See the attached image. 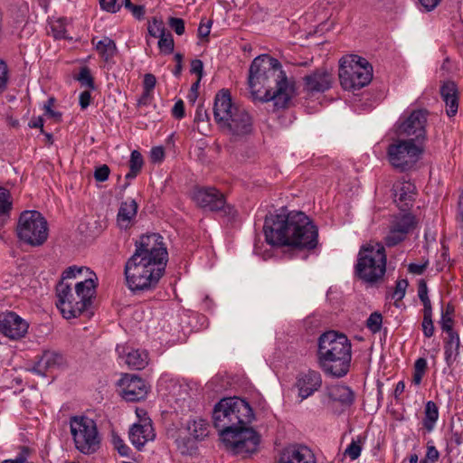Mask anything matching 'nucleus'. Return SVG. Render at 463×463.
Masks as SVG:
<instances>
[{
    "label": "nucleus",
    "instance_id": "1",
    "mask_svg": "<svg viewBox=\"0 0 463 463\" xmlns=\"http://www.w3.org/2000/svg\"><path fill=\"white\" fill-rule=\"evenodd\" d=\"M254 419L250 404L238 397L222 399L213 411L214 427L220 431V438L225 448L237 455L255 452L260 436L249 425Z\"/></svg>",
    "mask_w": 463,
    "mask_h": 463
},
{
    "label": "nucleus",
    "instance_id": "2",
    "mask_svg": "<svg viewBox=\"0 0 463 463\" xmlns=\"http://www.w3.org/2000/svg\"><path fill=\"white\" fill-rule=\"evenodd\" d=\"M136 250L125 264L124 274L128 288L140 291L154 288L165 273L168 253L158 233L142 235Z\"/></svg>",
    "mask_w": 463,
    "mask_h": 463
},
{
    "label": "nucleus",
    "instance_id": "3",
    "mask_svg": "<svg viewBox=\"0 0 463 463\" xmlns=\"http://www.w3.org/2000/svg\"><path fill=\"white\" fill-rule=\"evenodd\" d=\"M263 230L266 241L272 246L312 250L318 244L317 227L303 212L281 208L266 216Z\"/></svg>",
    "mask_w": 463,
    "mask_h": 463
},
{
    "label": "nucleus",
    "instance_id": "4",
    "mask_svg": "<svg viewBox=\"0 0 463 463\" xmlns=\"http://www.w3.org/2000/svg\"><path fill=\"white\" fill-rule=\"evenodd\" d=\"M248 84L253 99L274 101L275 107H287L294 91V81L289 80L279 60L269 54L257 56L249 69Z\"/></svg>",
    "mask_w": 463,
    "mask_h": 463
},
{
    "label": "nucleus",
    "instance_id": "5",
    "mask_svg": "<svg viewBox=\"0 0 463 463\" xmlns=\"http://www.w3.org/2000/svg\"><path fill=\"white\" fill-rule=\"evenodd\" d=\"M213 119L218 129L231 140H241L252 134L253 118L243 108L233 102L228 90H221L214 97Z\"/></svg>",
    "mask_w": 463,
    "mask_h": 463
},
{
    "label": "nucleus",
    "instance_id": "6",
    "mask_svg": "<svg viewBox=\"0 0 463 463\" xmlns=\"http://www.w3.org/2000/svg\"><path fill=\"white\" fill-rule=\"evenodd\" d=\"M352 360V345L346 335L327 331L318 338L317 362L328 375L343 377L347 374Z\"/></svg>",
    "mask_w": 463,
    "mask_h": 463
},
{
    "label": "nucleus",
    "instance_id": "7",
    "mask_svg": "<svg viewBox=\"0 0 463 463\" xmlns=\"http://www.w3.org/2000/svg\"><path fill=\"white\" fill-rule=\"evenodd\" d=\"M96 283L92 278H86L74 286L60 281L56 286L57 303L63 317L71 319L79 317L91 303L95 294Z\"/></svg>",
    "mask_w": 463,
    "mask_h": 463
},
{
    "label": "nucleus",
    "instance_id": "8",
    "mask_svg": "<svg viewBox=\"0 0 463 463\" xmlns=\"http://www.w3.org/2000/svg\"><path fill=\"white\" fill-rule=\"evenodd\" d=\"M386 262L384 246L380 242H367L360 248L358 252L355 273L365 282H377L385 274Z\"/></svg>",
    "mask_w": 463,
    "mask_h": 463
},
{
    "label": "nucleus",
    "instance_id": "9",
    "mask_svg": "<svg viewBox=\"0 0 463 463\" xmlns=\"http://www.w3.org/2000/svg\"><path fill=\"white\" fill-rule=\"evenodd\" d=\"M338 75L343 89L354 91L371 82L373 68L364 58L353 55L341 59Z\"/></svg>",
    "mask_w": 463,
    "mask_h": 463
},
{
    "label": "nucleus",
    "instance_id": "10",
    "mask_svg": "<svg viewBox=\"0 0 463 463\" xmlns=\"http://www.w3.org/2000/svg\"><path fill=\"white\" fill-rule=\"evenodd\" d=\"M17 236L31 246H40L48 238V222L38 211H24L21 213L16 227Z\"/></svg>",
    "mask_w": 463,
    "mask_h": 463
},
{
    "label": "nucleus",
    "instance_id": "11",
    "mask_svg": "<svg viewBox=\"0 0 463 463\" xmlns=\"http://www.w3.org/2000/svg\"><path fill=\"white\" fill-rule=\"evenodd\" d=\"M70 428L75 448L80 452L90 455L99 449L100 438L94 420L88 417L75 416L70 420Z\"/></svg>",
    "mask_w": 463,
    "mask_h": 463
},
{
    "label": "nucleus",
    "instance_id": "12",
    "mask_svg": "<svg viewBox=\"0 0 463 463\" xmlns=\"http://www.w3.org/2000/svg\"><path fill=\"white\" fill-rule=\"evenodd\" d=\"M421 149L415 144L413 138L398 140L391 144L387 150L391 165L402 171L411 168L418 161Z\"/></svg>",
    "mask_w": 463,
    "mask_h": 463
},
{
    "label": "nucleus",
    "instance_id": "13",
    "mask_svg": "<svg viewBox=\"0 0 463 463\" xmlns=\"http://www.w3.org/2000/svg\"><path fill=\"white\" fill-rule=\"evenodd\" d=\"M417 227V220L411 213H399L393 215L388 225V232L384 236V243L388 247H394L404 241L407 236Z\"/></svg>",
    "mask_w": 463,
    "mask_h": 463
},
{
    "label": "nucleus",
    "instance_id": "14",
    "mask_svg": "<svg viewBox=\"0 0 463 463\" xmlns=\"http://www.w3.org/2000/svg\"><path fill=\"white\" fill-rule=\"evenodd\" d=\"M428 111L426 109L413 110L408 117L401 120L398 133L408 137L412 136L414 140L424 139Z\"/></svg>",
    "mask_w": 463,
    "mask_h": 463
},
{
    "label": "nucleus",
    "instance_id": "15",
    "mask_svg": "<svg viewBox=\"0 0 463 463\" xmlns=\"http://www.w3.org/2000/svg\"><path fill=\"white\" fill-rule=\"evenodd\" d=\"M26 320L13 311L0 313V333L11 340L23 338L28 331Z\"/></svg>",
    "mask_w": 463,
    "mask_h": 463
},
{
    "label": "nucleus",
    "instance_id": "16",
    "mask_svg": "<svg viewBox=\"0 0 463 463\" xmlns=\"http://www.w3.org/2000/svg\"><path fill=\"white\" fill-rule=\"evenodd\" d=\"M120 395L128 402H139L145 399L148 392L146 382L135 374L126 373L119 381Z\"/></svg>",
    "mask_w": 463,
    "mask_h": 463
},
{
    "label": "nucleus",
    "instance_id": "17",
    "mask_svg": "<svg viewBox=\"0 0 463 463\" xmlns=\"http://www.w3.org/2000/svg\"><path fill=\"white\" fill-rule=\"evenodd\" d=\"M192 198L199 207L210 211H220L226 205L224 195L213 187L195 188Z\"/></svg>",
    "mask_w": 463,
    "mask_h": 463
},
{
    "label": "nucleus",
    "instance_id": "18",
    "mask_svg": "<svg viewBox=\"0 0 463 463\" xmlns=\"http://www.w3.org/2000/svg\"><path fill=\"white\" fill-rule=\"evenodd\" d=\"M277 463H317V458L310 448L295 443L282 449Z\"/></svg>",
    "mask_w": 463,
    "mask_h": 463
},
{
    "label": "nucleus",
    "instance_id": "19",
    "mask_svg": "<svg viewBox=\"0 0 463 463\" xmlns=\"http://www.w3.org/2000/svg\"><path fill=\"white\" fill-rule=\"evenodd\" d=\"M304 90L309 94L325 92L332 87L333 75L325 68L317 69L303 77Z\"/></svg>",
    "mask_w": 463,
    "mask_h": 463
},
{
    "label": "nucleus",
    "instance_id": "20",
    "mask_svg": "<svg viewBox=\"0 0 463 463\" xmlns=\"http://www.w3.org/2000/svg\"><path fill=\"white\" fill-rule=\"evenodd\" d=\"M322 384V378L318 372L308 370L298 374L294 386L298 389L300 402L313 395Z\"/></svg>",
    "mask_w": 463,
    "mask_h": 463
},
{
    "label": "nucleus",
    "instance_id": "21",
    "mask_svg": "<svg viewBox=\"0 0 463 463\" xmlns=\"http://www.w3.org/2000/svg\"><path fill=\"white\" fill-rule=\"evenodd\" d=\"M128 435L133 446L140 450L148 441H152L156 438L152 420L143 418L140 421L134 423Z\"/></svg>",
    "mask_w": 463,
    "mask_h": 463
},
{
    "label": "nucleus",
    "instance_id": "22",
    "mask_svg": "<svg viewBox=\"0 0 463 463\" xmlns=\"http://www.w3.org/2000/svg\"><path fill=\"white\" fill-rule=\"evenodd\" d=\"M65 364L63 355L55 351H45L33 366V371L40 374L45 375L46 373L59 369Z\"/></svg>",
    "mask_w": 463,
    "mask_h": 463
},
{
    "label": "nucleus",
    "instance_id": "23",
    "mask_svg": "<svg viewBox=\"0 0 463 463\" xmlns=\"http://www.w3.org/2000/svg\"><path fill=\"white\" fill-rule=\"evenodd\" d=\"M117 351L129 368L141 370L148 364V354L145 350L122 347L121 353L120 348L118 347Z\"/></svg>",
    "mask_w": 463,
    "mask_h": 463
},
{
    "label": "nucleus",
    "instance_id": "24",
    "mask_svg": "<svg viewBox=\"0 0 463 463\" xmlns=\"http://www.w3.org/2000/svg\"><path fill=\"white\" fill-rule=\"evenodd\" d=\"M416 186L410 181H398L393 185L394 202L400 208L408 206L413 201Z\"/></svg>",
    "mask_w": 463,
    "mask_h": 463
},
{
    "label": "nucleus",
    "instance_id": "25",
    "mask_svg": "<svg viewBox=\"0 0 463 463\" xmlns=\"http://www.w3.org/2000/svg\"><path fill=\"white\" fill-rule=\"evenodd\" d=\"M440 95L447 107V115L453 117L458 112V95L455 82L446 81L440 87Z\"/></svg>",
    "mask_w": 463,
    "mask_h": 463
},
{
    "label": "nucleus",
    "instance_id": "26",
    "mask_svg": "<svg viewBox=\"0 0 463 463\" xmlns=\"http://www.w3.org/2000/svg\"><path fill=\"white\" fill-rule=\"evenodd\" d=\"M137 203L135 200H128L120 204L118 209L117 222L120 229L127 230L129 228L137 213Z\"/></svg>",
    "mask_w": 463,
    "mask_h": 463
},
{
    "label": "nucleus",
    "instance_id": "27",
    "mask_svg": "<svg viewBox=\"0 0 463 463\" xmlns=\"http://www.w3.org/2000/svg\"><path fill=\"white\" fill-rule=\"evenodd\" d=\"M328 396L342 406H350L354 401V392L346 385L336 384L328 388Z\"/></svg>",
    "mask_w": 463,
    "mask_h": 463
},
{
    "label": "nucleus",
    "instance_id": "28",
    "mask_svg": "<svg viewBox=\"0 0 463 463\" xmlns=\"http://www.w3.org/2000/svg\"><path fill=\"white\" fill-rule=\"evenodd\" d=\"M446 333L448 339L445 343V359L449 364L459 354L460 339L458 334L454 330Z\"/></svg>",
    "mask_w": 463,
    "mask_h": 463
},
{
    "label": "nucleus",
    "instance_id": "29",
    "mask_svg": "<svg viewBox=\"0 0 463 463\" xmlns=\"http://www.w3.org/2000/svg\"><path fill=\"white\" fill-rule=\"evenodd\" d=\"M92 43L95 44V49L98 52L99 55L105 61H110L117 53V46L115 42L109 38L104 37L95 43L94 39H92Z\"/></svg>",
    "mask_w": 463,
    "mask_h": 463
},
{
    "label": "nucleus",
    "instance_id": "30",
    "mask_svg": "<svg viewBox=\"0 0 463 463\" xmlns=\"http://www.w3.org/2000/svg\"><path fill=\"white\" fill-rule=\"evenodd\" d=\"M81 278L85 279L86 278H92L94 281L97 279L96 274L93 273L89 268L84 266H71L67 268L61 276V281H65L70 279Z\"/></svg>",
    "mask_w": 463,
    "mask_h": 463
},
{
    "label": "nucleus",
    "instance_id": "31",
    "mask_svg": "<svg viewBox=\"0 0 463 463\" xmlns=\"http://www.w3.org/2000/svg\"><path fill=\"white\" fill-rule=\"evenodd\" d=\"M188 430L194 439L202 440L209 434V423L203 419H195L188 424Z\"/></svg>",
    "mask_w": 463,
    "mask_h": 463
},
{
    "label": "nucleus",
    "instance_id": "32",
    "mask_svg": "<svg viewBox=\"0 0 463 463\" xmlns=\"http://www.w3.org/2000/svg\"><path fill=\"white\" fill-rule=\"evenodd\" d=\"M439 419V409L432 401L427 402L424 409L423 426L429 431L432 430Z\"/></svg>",
    "mask_w": 463,
    "mask_h": 463
},
{
    "label": "nucleus",
    "instance_id": "33",
    "mask_svg": "<svg viewBox=\"0 0 463 463\" xmlns=\"http://www.w3.org/2000/svg\"><path fill=\"white\" fill-rule=\"evenodd\" d=\"M144 165L142 155L137 150H133L129 160V172L125 175L127 180L134 179L141 171Z\"/></svg>",
    "mask_w": 463,
    "mask_h": 463
},
{
    "label": "nucleus",
    "instance_id": "34",
    "mask_svg": "<svg viewBox=\"0 0 463 463\" xmlns=\"http://www.w3.org/2000/svg\"><path fill=\"white\" fill-rule=\"evenodd\" d=\"M50 33L57 40H72V37L67 35L66 20L63 18L55 19L50 23Z\"/></svg>",
    "mask_w": 463,
    "mask_h": 463
},
{
    "label": "nucleus",
    "instance_id": "35",
    "mask_svg": "<svg viewBox=\"0 0 463 463\" xmlns=\"http://www.w3.org/2000/svg\"><path fill=\"white\" fill-rule=\"evenodd\" d=\"M454 313L455 307L451 303H448L445 308L441 312L440 326L442 331L449 332L453 329L454 326Z\"/></svg>",
    "mask_w": 463,
    "mask_h": 463
},
{
    "label": "nucleus",
    "instance_id": "36",
    "mask_svg": "<svg viewBox=\"0 0 463 463\" xmlns=\"http://www.w3.org/2000/svg\"><path fill=\"white\" fill-rule=\"evenodd\" d=\"M11 209L12 200L10 192L4 187H0V218L8 217Z\"/></svg>",
    "mask_w": 463,
    "mask_h": 463
},
{
    "label": "nucleus",
    "instance_id": "37",
    "mask_svg": "<svg viewBox=\"0 0 463 463\" xmlns=\"http://www.w3.org/2000/svg\"><path fill=\"white\" fill-rule=\"evenodd\" d=\"M364 441V439L360 436L356 439H353L345 449V456L348 457L351 460L358 458L362 452Z\"/></svg>",
    "mask_w": 463,
    "mask_h": 463
},
{
    "label": "nucleus",
    "instance_id": "38",
    "mask_svg": "<svg viewBox=\"0 0 463 463\" xmlns=\"http://www.w3.org/2000/svg\"><path fill=\"white\" fill-rule=\"evenodd\" d=\"M158 47L165 54H170L174 51L175 43L172 34L169 32H165L160 35L158 41Z\"/></svg>",
    "mask_w": 463,
    "mask_h": 463
},
{
    "label": "nucleus",
    "instance_id": "39",
    "mask_svg": "<svg viewBox=\"0 0 463 463\" xmlns=\"http://www.w3.org/2000/svg\"><path fill=\"white\" fill-rule=\"evenodd\" d=\"M422 331L426 337H431L434 334L432 308L423 309Z\"/></svg>",
    "mask_w": 463,
    "mask_h": 463
},
{
    "label": "nucleus",
    "instance_id": "40",
    "mask_svg": "<svg viewBox=\"0 0 463 463\" xmlns=\"http://www.w3.org/2000/svg\"><path fill=\"white\" fill-rule=\"evenodd\" d=\"M76 79L80 81L81 86L87 87L90 90H93L95 88L93 77L91 76L88 67L81 68Z\"/></svg>",
    "mask_w": 463,
    "mask_h": 463
},
{
    "label": "nucleus",
    "instance_id": "41",
    "mask_svg": "<svg viewBox=\"0 0 463 463\" xmlns=\"http://www.w3.org/2000/svg\"><path fill=\"white\" fill-rule=\"evenodd\" d=\"M383 317L380 313L374 312L370 315L366 320L367 328L373 334L379 332L382 328Z\"/></svg>",
    "mask_w": 463,
    "mask_h": 463
},
{
    "label": "nucleus",
    "instance_id": "42",
    "mask_svg": "<svg viewBox=\"0 0 463 463\" xmlns=\"http://www.w3.org/2000/svg\"><path fill=\"white\" fill-rule=\"evenodd\" d=\"M418 297H419L420 300L421 301V303H422V305L424 307L423 309H431L432 308L430 300V298L428 297L427 283L423 279H420L419 281V285H418Z\"/></svg>",
    "mask_w": 463,
    "mask_h": 463
},
{
    "label": "nucleus",
    "instance_id": "43",
    "mask_svg": "<svg viewBox=\"0 0 463 463\" xmlns=\"http://www.w3.org/2000/svg\"><path fill=\"white\" fill-rule=\"evenodd\" d=\"M439 458V452L431 441L427 443V451L421 463H436Z\"/></svg>",
    "mask_w": 463,
    "mask_h": 463
},
{
    "label": "nucleus",
    "instance_id": "44",
    "mask_svg": "<svg viewBox=\"0 0 463 463\" xmlns=\"http://www.w3.org/2000/svg\"><path fill=\"white\" fill-rule=\"evenodd\" d=\"M148 33L153 37H160V35L165 33V26L161 21L153 19L152 22L148 23L147 27Z\"/></svg>",
    "mask_w": 463,
    "mask_h": 463
},
{
    "label": "nucleus",
    "instance_id": "45",
    "mask_svg": "<svg viewBox=\"0 0 463 463\" xmlns=\"http://www.w3.org/2000/svg\"><path fill=\"white\" fill-rule=\"evenodd\" d=\"M99 5L102 10L115 14L119 11L122 3L120 0H99Z\"/></svg>",
    "mask_w": 463,
    "mask_h": 463
},
{
    "label": "nucleus",
    "instance_id": "46",
    "mask_svg": "<svg viewBox=\"0 0 463 463\" xmlns=\"http://www.w3.org/2000/svg\"><path fill=\"white\" fill-rule=\"evenodd\" d=\"M407 287H408L407 279H399L396 282V286H395L394 291L392 293V298L396 301L402 300L405 296Z\"/></svg>",
    "mask_w": 463,
    "mask_h": 463
},
{
    "label": "nucleus",
    "instance_id": "47",
    "mask_svg": "<svg viewBox=\"0 0 463 463\" xmlns=\"http://www.w3.org/2000/svg\"><path fill=\"white\" fill-rule=\"evenodd\" d=\"M120 2L125 5L127 9L132 13L136 18L140 19L143 17L145 14L144 6L133 5L131 0H120Z\"/></svg>",
    "mask_w": 463,
    "mask_h": 463
},
{
    "label": "nucleus",
    "instance_id": "48",
    "mask_svg": "<svg viewBox=\"0 0 463 463\" xmlns=\"http://www.w3.org/2000/svg\"><path fill=\"white\" fill-rule=\"evenodd\" d=\"M30 449L28 447L23 446L20 449V452L14 459H5L1 463H26V460L30 455Z\"/></svg>",
    "mask_w": 463,
    "mask_h": 463
},
{
    "label": "nucleus",
    "instance_id": "49",
    "mask_svg": "<svg viewBox=\"0 0 463 463\" xmlns=\"http://www.w3.org/2000/svg\"><path fill=\"white\" fill-rule=\"evenodd\" d=\"M8 82V69L5 61H0V94L4 92Z\"/></svg>",
    "mask_w": 463,
    "mask_h": 463
},
{
    "label": "nucleus",
    "instance_id": "50",
    "mask_svg": "<svg viewBox=\"0 0 463 463\" xmlns=\"http://www.w3.org/2000/svg\"><path fill=\"white\" fill-rule=\"evenodd\" d=\"M54 103V99L50 98L47 102L43 105V109L45 110V115L52 118L55 121H60L61 118V113L54 111L52 108Z\"/></svg>",
    "mask_w": 463,
    "mask_h": 463
},
{
    "label": "nucleus",
    "instance_id": "51",
    "mask_svg": "<svg viewBox=\"0 0 463 463\" xmlns=\"http://www.w3.org/2000/svg\"><path fill=\"white\" fill-rule=\"evenodd\" d=\"M156 77L151 73H146L144 76L143 80V90H146V95H151L152 91L156 86Z\"/></svg>",
    "mask_w": 463,
    "mask_h": 463
},
{
    "label": "nucleus",
    "instance_id": "52",
    "mask_svg": "<svg viewBox=\"0 0 463 463\" xmlns=\"http://www.w3.org/2000/svg\"><path fill=\"white\" fill-rule=\"evenodd\" d=\"M168 24L176 34L182 35L184 33V22L181 18L171 17L169 18Z\"/></svg>",
    "mask_w": 463,
    "mask_h": 463
},
{
    "label": "nucleus",
    "instance_id": "53",
    "mask_svg": "<svg viewBox=\"0 0 463 463\" xmlns=\"http://www.w3.org/2000/svg\"><path fill=\"white\" fill-rule=\"evenodd\" d=\"M110 170L107 165H102L96 168L94 172V178L98 182H104L109 178Z\"/></svg>",
    "mask_w": 463,
    "mask_h": 463
},
{
    "label": "nucleus",
    "instance_id": "54",
    "mask_svg": "<svg viewBox=\"0 0 463 463\" xmlns=\"http://www.w3.org/2000/svg\"><path fill=\"white\" fill-rule=\"evenodd\" d=\"M190 72L193 74H196L199 78V80H202L203 75V63L199 59H194L191 61Z\"/></svg>",
    "mask_w": 463,
    "mask_h": 463
},
{
    "label": "nucleus",
    "instance_id": "55",
    "mask_svg": "<svg viewBox=\"0 0 463 463\" xmlns=\"http://www.w3.org/2000/svg\"><path fill=\"white\" fill-rule=\"evenodd\" d=\"M165 157V150L162 146H155L150 151V159L154 163L161 162Z\"/></svg>",
    "mask_w": 463,
    "mask_h": 463
},
{
    "label": "nucleus",
    "instance_id": "56",
    "mask_svg": "<svg viewBox=\"0 0 463 463\" xmlns=\"http://www.w3.org/2000/svg\"><path fill=\"white\" fill-rule=\"evenodd\" d=\"M211 21L204 23L203 20H202L198 27V36L200 38H207L211 33Z\"/></svg>",
    "mask_w": 463,
    "mask_h": 463
},
{
    "label": "nucleus",
    "instance_id": "57",
    "mask_svg": "<svg viewBox=\"0 0 463 463\" xmlns=\"http://www.w3.org/2000/svg\"><path fill=\"white\" fill-rule=\"evenodd\" d=\"M172 114L175 118L181 119L184 117V104L182 99L176 101L172 109Z\"/></svg>",
    "mask_w": 463,
    "mask_h": 463
},
{
    "label": "nucleus",
    "instance_id": "58",
    "mask_svg": "<svg viewBox=\"0 0 463 463\" xmlns=\"http://www.w3.org/2000/svg\"><path fill=\"white\" fill-rule=\"evenodd\" d=\"M114 445H115V448L117 449L118 452L121 456L126 457L128 455L129 448L124 443V441L121 439L115 438Z\"/></svg>",
    "mask_w": 463,
    "mask_h": 463
},
{
    "label": "nucleus",
    "instance_id": "59",
    "mask_svg": "<svg viewBox=\"0 0 463 463\" xmlns=\"http://www.w3.org/2000/svg\"><path fill=\"white\" fill-rule=\"evenodd\" d=\"M90 100H91V95L89 90L82 91L80 94L79 101H80V106L82 109H85L89 107V105L90 104Z\"/></svg>",
    "mask_w": 463,
    "mask_h": 463
},
{
    "label": "nucleus",
    "instance_id": "60",
    "mask_svg": "<svg viewBox=\"0 0 463 463\" xmlns=\"http://www.w3.org/2000/svg\"><path fill=\"white\" fill-rule=\"evenodd\" d=\"M428 266V261L424 262L423 264H416V263H411L408 267V270L416 275H420L424 272Z\"/></svg>",
    "mask_w": 463,
    "mask_h": 463
},
{
    "label": "nucleus",
    "instance_id": "61",
    "mask_svg": "<svg viewBox=\"0 0 463 463\" xmlns=\"http://www.w3.org/2000/svg\"><path fill=\"white\" fill-rule=\"evenodd\" d=\"M427 369V361L425 358H418L414 364V371L416 373H424Z\"/></svg>",
    "mask_w": 463,
    "mask_h": 463
},
{
    "label": "nucleus",
    "instance_id": "62",
    "mask_svg": "<svg viewBox=\"0 0 463 463\" xmlns=\"http://www.w3.org/2000/svg\"><path fill=\"white\" fill-rule=\"evenodd\" d=\"M29 128H40L42 133H44L43 130V118L42 117L33 118L28 123Z\"/></svg>",
    "mask_w": 463,
    "mask_h": 463
},
{
    "label": "nucleus",
    "instance_id": "63",
    "mask_svg": "<svg viewBox=\"0 0 463 463\" xmlns=\"http://www.w3.org/2000/svg\"><path fill=\"white\" fill-rule=\"evenodd\" d=\"M426 11H431L440 3L441 0H418Z\"/></svg>",
    "mask_w": 463,
    "mask_h": 463
},
{
    "label": "nucleus",
    "instance_id": "64",
    "mask_svg": "<svg viewBox=\"0 0 463 463\" xmlns=\"http://www.w3.org/2000/svg\"><path fill=\"white\" fill-rule=\"evenodd\" d=\"M175 61H176V65L175 70L173 71V73L175 76L178 77L181 74L183 69V55L181 53H175Z\"/></svg>",
    "mask_w": 463,
    "mask_h": 463
}]
</instances>
